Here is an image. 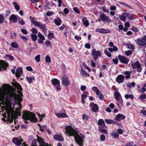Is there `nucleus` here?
Returning a JSON list of instances; mask_svg holds the SVG:
<instances>
[{"mask_svg":"<svg viewBox=\"0 0 146 146\" xmlns=\"http://www.w3.org/2000/svg\"><path fill=\"white\" fill-rule=\"evenodd\" d=\"M13 86L18 90L19 94H16V91L11 86L6 84L3 85V89L1 88L0 91V101L3 105L1 106L0 112L4 113L5 118L2 119L4 122L7 121L11 123L13 121L14 114L15 106L17 104L18 107L16 108L15 112L16 115H21V105L20 102L23 101L21 97L23 96L21 87L17 83H12Z\"/></svg>","mask_w":146,"mask_h":146,"instance_id":"f257e3e1","label":"nucleus"},{"mask_svg":"<svg viewBox=\"0 0 146 146\" xmlns=\"http://www.w3.org/2000/svg\"><path fill=\"white\" fill-rule=\"evenodd\" d=\"M65 133L70 136H74L76 142L80 146H82L84 142L85 136L81 133H79V132L72 128L70 126H68L65 128Z\"/></svg>","mask_w":146,"mask_h":146,"instance_id":"f03ea898","label":"nucleus"},{"mask_svg":"<svg viewBox=\"0 0 146 146\" xmlns=\"http://www.w3.org/2000/svg\"><path fill=\"white\" fill-rule=\"evenodd\" d=\"M22 118L25 120H28L35 122L37 120L35 115L33 113L30 111H25L22 115Z\"/></svg>","mask_w":146,"mask_h":146,"instance_id":"7ed1b4c3","label":"nucleus"},{"mask_svg":"<svg viewBox=\"0 0 146 146\" xmlns=\"http://www.w3.org/2000/svg\"><path fill=\"white\" fill-rule=\"evenodd\" d=\"M23 141V139L17 137H15L12 140L13 142L17 146H27L25 142L22 143Z\"/></svg>","mask_w":146,"mask_h":146,"instance_id":"20e7f679","label":"nucleus"},{"mask_svg":"<svg viewBox=\"0 0 146 146\" xmlns=\"http://www.w3.org/2000/svg\"><path fill=\"white\" fill-rule=\"evenodd\" d=\"M135 41L138 45L146 47V36L137 39Z\"/></svg>","mask_w":146,"mask_h":146,"instance_id":"39448f33","label":"nucleus"},{"mask_svg":"<svg viewBox=\"0 0 146 146\" xmlns=\"http://www.w3.org/2000/svg\"><path fill=\"white\" fill-rule=\"evenodd\" d=\"M131 66L133 69L137 68V72H140L142 70V68L139 62L138 61L131 63Z\"/></svg>","mask_w":146,"mask_h":146,"instance_id":"423d86ee","label":"nucleus"},{"mask_svg":"<svg viewBox=\"0 0 146 146\" xmlns=\"http://www.w3.org/2000/svg\"><path fill=\"white\" fill-rule=\"evenodd\" d=\"M51 82L57 90L59 91L61 90L60 81L59 80L57 79L54 78L51 80Z\"/></svg>","mask_w":146,"mask_h":146,"instance_id":"0eeeda50","label":"nucleus"},{"mask_svg":"<svg viewBox=\"0 0 146 146\" xmlns=\"http://www.w3.org/2000/svg\"><path fill=\"white\" fill-rule=\"evenodd\" d=\"M91 54L95 60H96L98 57L101 55L100 52L99 50H97L96 49H94L92 51Z\"/></svg>","mask_w":146,"mask_h":146,"instance_id":"6e6552de","label":"nucleus"},{"mask_svg":"<svg viewBox=\"0 0 146 146\" xmlns=\"http://www.w3.org/2000/svg\"><path fill=\"white\" fill-rule=\"evenodd\" d=\"M119 17L120 20L123 21H125L126 20V17H127L130 19H133L131 15L126 13H123L121 15H119Z\"/></svg>","mask_w":146,"mask_h":146,"instance_id":"1a4fd4ad","label":"nucleus"},{"mask_svg":"<svg viewBox=\"0 0 146 146\" xmlns=\"http://www.w3.org/2000/svg\"><path fill=\"white\" fill-rule=\"evenodd\" d=\"M118 57L120 62L123 64H127L129 62V58L124 56L119 55Z\"/></svg>","mask_w":146,"mask_h":146,"instance_id":"9d476101","label":"nucleus"},{"mask_svg":"<svg viewBox=\"0 0 146 146\" xmlns=\"http://www.w3.org/2000/svg\"><path fill=\"white\" fill-rule=\"evenodd\" d=\"M100 17L103 22H111V20L108 16L104 14H103L100 16Z\"/></svg>","mask_w":146,"mask_h":146,"instance_id":"9b49d317","label":"nucleus"},{"mask_svg":"<svg viewBox=\"0 0 146 146\" xmlns=\"http://www.w3.org/2000/svg\"><path fill=\"white\" fill-rule=\"evenodd\" d=\"M62 84L64 86H68L70 83V81L69 80L68 77L66 76H64L62 78Z\"/></svg>","mask_w":146,"mask_h":146,"instance_id":"f8f14e48","label":"nucleus"},{"mask_svg":"<svg viewBox=\"0 0 146 146\" xmlns=\"http://www.w3.org/2000/svg\"><path fill=\"white\" fill-rule=\"evenodd\" d=\"M62 111L63 112V113H55V115L57 117L59 118H65L68 117V115L66 114V112L65 110L63 109Z\"/></svg>","mask_w":146,"mask_h":146,"instance_id":"ddd939ff","label":"nucleus"},{"mask_svg":"<svg viewBox=\"0 0 146 146\" xmlns=\"http://www.w3.org/2000/svg\"><path fill=\"white\" fill-rule=\"evenodd\" d=\"M90 106L91 108V110L94 112L98 111L99 110L98 106L93 102H91L90 104Z\"/></svg>","mask_w":146,"mask_h":146,"instance_id":"4468645a","label":"nucleus"},{"mask_svg":"<svg viewBox=\"0 0 146 146\" xmlns=\"http://www.w3.org/2000/svg\"><path fill=\"white\" fill-rule=\"evenodd\" d=\"M124 76L122 74L118 75L115 79V81L118 84L122 83L124 80Z\"/></svg>","mask_w":146,"mask_h":146,"instance_id":"2eb2a0df","label":"nucleus"},{"mask_svg":"<svg viewBox=\"0 0 146 146\" xmlns=\"http://www.w3.org/2000/svg\"><path fill=\"white\" fill-rule=\"evenodd\" d=\"M37 141L39 143L38 146H50L47 143H46L45 142L39 137H37Z\"/></svg>","mask_w":146,"mask_h":146,"instance_id":"dca6fc26","label":"nucleus"},{"mask_svg":"<svg viewBox=\"0 0 146 146\" xmlns=\"http://www.w3.org/2000/svg\"><path fill=\"white\" fill-rule=\"evenodd\" d=\"M8 66V64L5 61L0 60V71L3 70H5Z\"/></svg>","mask_w":146,"mask_h":146,"instance_id":"f3484780","label":"nucleus"},{"mask_svg":"<svg viewBox=\"0 0 146 146\" xmlns=\"http://www.w3.org/2000/svg\"><path fill=\"white\" fill-rule=\"evenodd\" d=\"M18 17L14 14H12L11 15L9 18V21L12 23H15L17 22Z\"/></svg>","mask_w":146,"mask_h":146,"instance_id":"a211bd4d","label":"nucleus"},{"mask_svg":"<svg viewBox=\"0 0 146 146\" xmlns=\"http://www.w3.org/2000/svg\"><path fill=\"white\" fill-rule=\"evenodd\" d=\"M125 118V116L123 114L119 113L117 114L115 117V120L119 121Z\"/></svg>","mask_w":146,"mask_h":146,"instance_id":"6ab92c4d","label":"nucleus"},{"mask_svg":"<svg viewBox=\"0 0 146 146\" xmlns=\"http://www.w3.org/2000/svg\"><path fill=\"white\" fill-rule=\"evenodd\" d=\"M53 138L54 139L59 141H63L64 140L63 137L61 135H54Z\"/></svg>","mask_w":146,"mask_h":146,"instance_id":"aec40b11","label":"nucleus"},{"mask_svg":"<svg viewBox=\"0 0 146 146\" xmlns=\"http://www.w3.org/2000/svg\"><path fill=\"white\" fill-rule=\"evenodd\" d=\"M30 18L31 19V22L35 26L37 27H39L41 23L38 22L35 20V19L31 17H30Z\"/></svg>","mask_w":146,"mask_h":146,"instance_id":"412c9836","label":"nucleus"},{"mask_svg":"<svg viewBox=\"0 0 146 146\" xmlns=\"http://www.w3.org/2000/svg\"><path fill=\"white\" fill-rule=\"evenodd\" d=\"M98 124L99 126V127L100 128H104L105 126L104 120L102 119H100L98 120Z\"/></svg>","mask_w":146,"mask_h":146,"instance_id":"4be33fe9","label":"nucleus"},{"mask_svg":"<svg viewBox=\"0 0 146 146\" xmlns=\"http://www.w3.org/2000/svg\"><path fill=\"white\" fill-rule=\"evenodd\" d=\"M96 31L102 33H108L110 32V31L109 30L105 29H97L96 30Z\"/></svg>","mask_w":146,"mask_h":146,"instance_id":"5701e85b","label":"nucleus"},{"mask_svg":"<svg viewBox=\"0 0 146 146\" xmlns=\"http://www.w3.org/2000/svg\"><path fill=\"white\" fill-rule=\"evenodd\" d=\"M114 96L115 99L116 100H118L120 98H122L120 93L117 91H115L114 92Z\"/></svg>","mask_w":146,"mask_h":146,"instance_id":"b1692460","label":"nucleus"},{"mask_svg":"<svg viewBox=\"0 0 146 146\" xmlns=\"http://www.w3.org/2000/svg\"><path fill=\"white\" fill-rule=\"evenodd\" d=\"M122 73L123 74L125 75L124 77V78H125L126 79H128L131 77V71H126Z\"/></svg>","mask_w":146,"mask_h":146,"instance_id":"393cba45","label":"nucleus"},{"mask_svg":"<svg viewBox=\"0 0 146 146\" xmlns=\"http://www.w3.org/2000/svg\"><path fill=\"white\" fill-rule=\"evenodd\" d=\"M117 101L118 102L116 103V104L118 108H121L123 106V100L122 98H120Z\"/></svg>","mask_w":146,"mask_h":146,"instance_id":"a878e982","label":"nucleus"},{"mask_svg":"<svg viewBox=\"0 0 146 146\" xmlns=\"http://www.w3.org/2000/svg\"><path fill=\"white\" fill-rule=\"evenodd\" d=\"M80 74L81 75L83 76L86 77L87 76H89L90 74L87 73L85 71H84L82 68H81V71H80Z\"/></svg>","mask_w":146,"mask_h":146,"instance_id":"bb28decb","label":"nucleus"},{"mask_svg":"<svg viewBox=\"0 0 146 146\" xmlns=\"http://www.w3.org/2000/svg\"><path fill=\"white\" fill-rule=\"evenodd\" d=\"M22 72V68L19 67L16 70V73H15L16 76L18 77H19Z\"/></svg>","mask_w":146,"mask_h":146,"instance_id":"cd10ccee","label":"nucleus"},{"mask_svg":"<svg viewBox=\"0 0 146 146\" xmlns=\"http://www.w3.org/2000/svg\"><path fill=\"white\" fill-rule=\"evenodd\" d=\"M82 21L83 24L86 27H88L89 25V22L86 17H83Z\"/></svg>","mask_w":146,"mask_h":146,"instance_id":"c85d7f7f","label":"nucleus"},{"mask_svg":"<svg viewBox=\"0 0 146 146\" xmlns=\"http://www.w3.org/2000/svg\"><path fill=\"white\" fill-rule=\"evenodd\" d=\"M83 93L85 94H82L81 96V100L82 101V103L84 104L85 103V100L84 99L86 97V94L88 93V92L87 91H85L83 92Z\"/></svg>","mask_w":146,"mask_h":146,"instance_id":"c756f323","label":"nucleus"},{"mask_svg":"<svg viewBox=\"0 0 146 146\" xmlns=\"http://www.w3.org/2000/svg\"><path fill=\"white\" fill-rule=\"evenodd\" d=\"M92 90L95 92L97 95H99L100 94V91L96 87H93L92 88Z\"/></svg>","mask_w":146,"mask_h":146,"instance_id":"7c9ffc66","label":"nucleus"},{"mask_svg":"<svg viewBox=\"0 0 146 146\" xmlns=\"http://www.w3.org/2000/svg\"><path fill=\"white\" fill-rule=\"evenodd\" d=\"M48 38L50 40H51L52 38H54V37L53 33L48 31Z\"/></svg>","mask_w":146,"mask_h":146,"instance_id":"2f4dec72","label":"nucleus"},{"mask_svg":"<svg viewBox=\"0 0 146 146\" xmlns=\"http://www.w3.org/2000/svg\"><path fill=\"white\" fill-rule=\"evenodd\" d=\"M26 78L27 79V80L29 83H31L32 82V81L33 80H35V78L33 76H30L29 77L27 76L26 77Z\"/></svg>","mask_w":146,"mask_h":146,"instance_id":"473e14b6","label":"nucleus"},{"mask_svg":"<svg viewBox=\"0 0 146 146\" xmlns=\"http://www.w3.org/2000/svg\"><path fill=\"white\" fill-rule=\"evenodd\" d=\"M54 23L57 26H59L61 23V21L59 17H58L54 20Z\"/></svg>","mask_w":146,"mask_h":146,"instance_id":"72a5a7b5","label":"nucleus"},{"mask_svg":"<svg viewBox=\"0 0 146 146\" xmlns=\"http://www.w3.org/2000/svg\"><path fill=\"white\" fill-rule=\"evenodd\" d=\"M31 38L34 42H35L37 38V36L35 34H31L30 35Z\"/></svg>","mask_w":146,"mask_h":146,"instance_id":"f704fd0d","label":"nucleus"},{"mask_svg":"<svg viewBox=\"0 0 146 146\" xmlns=\"http://www.w3.org/2000/svg\"><path fill=\"white\" fill-rule=\"evenodd\" d=\"M125 97L126 99H128L129 98H130L131 99H134V96L132 94H125Z\"/></svg>","mask_w":146,"mask_h":146,"instance_id":"c9c22d12","label":"nucleus"},{"mask_svg":"<svg viewBox=\"0 0 146 146\" xmlns=\"http://www.w3.org/2000/svg\"><path fill=\"white\" fill-rule=\"evenodd\" d=\"M111 136L113 138H115L117 137H118L119 136V135L118 133H116L114 131H113L111 133Z\"/></svg>","mask_w":146,"mask_h":146,"instance_id":"e433bc0d","label":"nucleus"},{"mask_svg":"<svg viewBox=\"0 0 146 146\" xmlns=\"http://www.w3.org/2000/svg\"><path fill=\"white\" fill-rule=\"evenodd\" d=\"M13 4L14 5L15 9L17 11H19L20 9L19 6L18 4L16 2H13Z\"/></svg>","mask_w":146,"mask_h":146,"instance_id":"4c0bfd02","label":"nucleus"},{"mask_svg":"<svg viewBox=\"0 0 146 146\" xmlns=\"http://www.w3.org/2000/svg\"><path fill=\"white\" fill-rule=\"evenodd\" d=\"M18 22L21 25H23L25 24V22L22 18L18 17Z\"/></svg>","mask_w":146,"mask_h":146,"instance_id":"58836bf2","label":"nucleus"},{"mask_svg":"<svg viewBox=\"0 0 146 146\" xmlns=\"http://www.w3.org/2000/svg\"><path fill=\"white\" fill-rule=\"evenodd\" d=\"M38 36L40 39H42V40H45L44 36L40 32L38 34Z\"/></svg>","mask_w":146,"mask_h":146,"instance_id":"ea45409f","label":"nucleus"},{"mask_svg":"<svg viewBox=\"0 0 146 146\" xmlns=\"http://www.w3.org/2000/svg\"><path fill=\"white\" fill-rule=\"evenodd\" d=\"M11 45L13 47L15 48H17L19 46L18 44L15 42L11 43Z\"/></svg>","mask_w":146,"mask_h":146,"instance_id":"a19ab883","label":"nucleus"},{"mask_svg":"<svg viewBox=\"0 0 146 146\" xmlns=\"http://www.w3.org/2000/svg\"><path fill=\"white\" fill-rule=\"evenodd\" d=\"M88 116L85 114H84L82 116V119L84 121L88 120Z\"/></svg>","mask_w":146,"mask_h":146,"instance_id":"79ce46f5","label":"nucleus"},{"mask_svg":"<svg viewBox=\"0 0 146 146\" xmlns=\"http://www.w3.org/2000/svg\"><path fill=\"white\" fill-rule=\"evenodd\" d=\"M105 122L107 124H113L115 123V121L111 119H106Z\"/></svg>","mask_w":146,"mask_h":146,"instance_id":"37998d69","label":"nucleus"},{"mask_svg":"<svg viewBox=\"0 0 146 146\" xmlns=\"http://www.w3.org/2000/svg\"><path fill=\"white\" fill-rule=\"evenodd\" d=\"M102 128H100V127H99L98 128L99 131L101 132H102L104 133L107 134L108 133V132L107 131L106 129H103Z\"/></svg>","mask_w":146,"mask_h":146,"instance_id":"c03bdc74","label":"nucleus"},{"mask_svg":"<svg viewBox=\"0 0 146 146\" xmlns=\"http://www.w3.org/2000/svg\"><path fill=\"white\" fill-rule=\"evenodd\" d=\"M6 57L9 60L11 61H13V60L14 58L13 56L9 54H6Z\"/></svg>","mask_w":146,"mask_h":146,"instance_id":"a18cd8bd","label":"nucleus"},{"mask_svg":"<svg viewBox=\"0 0 146 146\" xmlns=\"http://www.w3.org/2000/svg\"><path fill=\"white\" fill-rule=\"evenodd\" d=\"M39 27L40 28L43 30H46V28L45 25L42 23H40Z\"/></svg>","mask_w":146,"mask_h":146,"instance_id":"49530a36","label":"nucleus"},{"mask_svg":"<svg viewBox=\"0 0 146 146\" xmlns=\"http://www.w3.org/2000/svg\"><path fill=\"white\" fill-rule=\"evenodd\" d=\"M31 31L33 33L35 34H37L38 32V30L35 28H32Z\"/></svg>","mask_w":146,"mask_h":146,"instance_id":"de8ad7c7","label":"nucleus"},{"mask_svg":"<svg viewBox=\"0 0 146 146\" xmlns=\"http://www.w3.org/2000/svg\"><path fill=\"white\" fill-rule=\"evenodd\" d=\"M45 43L46 46L47 47L51 46V43L50 42L49 40H47L45 42Z\"/></svg>","mask_w":146,"mask_h":146,"instance_id":"09e8293b","label":"nucleus"},{"mask_svg":"<svg viewBox=\"0 0 146 146\" xmlns=\"http://www.w3.org/2000/svg\"><path fill=\"white\" fill-rule=\"evenodd\" d=\"M40 55H38L35 57V59L37 62H39L40 60Z\"/></svg>","mask_w":146,"mask_h":146,"instance_id":"8fccbe9b","label":"nucleus"},{"mask_svg":"<svg viewBox=\"0 0 146 146\" xmlns=\"http://www.w3.org/2000/svg\"><path fill=\"white\" fill-rule=\"evenodd\" d=\"M139 98L141 99H146V94H143L140 96Z\"/></svg>","mask_w":146,"mask_h":146,"instance_id":"3c124183","label":"nucleus"},{"mask_svg":"<svg viewBox=\"0 0 146 146\" xmlns=\"http://www.w3.org/2000/svg\"><path fill=\"white\" fill-rule=\"evenodd\" d=\"M31 146H38L36 140H33L32 142L31 145Z\"/></svg>","mask_w":146,"mask_h":146,"instance_id":"603ef678","label":"nucleus"},{"mask_svg":"<svg viewBox=\"0 0 146 146\" xmlns=\"http://www.w3.org/2000/svg\"><path fill=\"white\" fill-rule=\"evenodd\" d=\"M17 35V34L15 33H11L10 36L12 39H15V38Z\"/></svg>","mask_w":146,"mask_h":146,"instance_id":"864d4df0","label":"nucleus"},{"mask_svg":"<svg viewBox=\"0 0 146 146\" xmlns=\"http://www.w3.org/2000/svg\"><path fill=\"white\" fill-rule=\"evenodd\" d=\"M125 53L127 56H129L131 54L132 52L131 50H128L125 51Z\"/></svg>","mask_w":146,"mask_h":146,"instance_id":"5fc2aeb1","label":"nucleus"},{"mask_svg":"<svg viewBox=\"0 0 146 146\" xmlns=\"http://www.w3.org/2000/svg\"><path fill=\"white\" fill-rule=\"evenodd\" d=\"M104 53L108 57H111V54L107 50H105L104 51Z\"/></svg>","mask_w":146,"mask_h":146,"instance_id":"6e6d98bb","label":"nucleus"},{"mask_svg":"<svg viewBox=\"0 0 146 146\" xmlns=\"http://www.w3.org/2000/svg\"><path fill=\"white\" fill-rule=\"evenodd\" d=\"M4 19V16L0 14V23H2Z\"/></svg>","mask_w":146,"mask_h":146,"instance_id":"4d7b16f0","label":"nucleus"},{"mask_svg":"<svg viewBox=\"0 0 146 146\" xmlns=\"http://www.w3.org/2000/svg\"><path fill=\"white\" fill-rule=\"evenodd\" d=\"M73 10L77 14H79L80 13V11L78 9L77 7H74L73 8Z\"/></svg>","mask_w":146,"mask_h":146,"instance_id":"13d9d810","label":"nucleus"},{"mask_svg":"<svg viewBox=\"0 0 146 146\" xmlns=\"http://www.w3.org/2000/svg\"><path fill=\"white\" fill-rule=\"evenodd\" d=\"M46 61L48 62H49L51 60V58L50 56H46L45 57Z\"/></svg>","mask_w":146,"mask_h":146,"instance_id":"bf43d9fd","label":"nucleus"},{"mask_svg":"<svg viewBox=\"0 0 146 146\" xmlns=\"http://www.w3.org/2000/svg\"><path fill=\"white\" fill-rule=\"evenodd\" d=\"M139 113L144 115H146V110H141L139 111Z\"/></svg>","mask_w":146,"mask_h":146,"instance_id":"052dcab7","label":"nucleus"},{"mask_svg":"<svg viewBox=\"0 0 146 146\" xmlns=\"http://www.w3.org/2000/svg\"><path fill=\"white\" fill-rule=\"evenodd\" d=\"M102 10L104 12L107 13L109 12V11L106 9L105 6H103L102 7Z\"/></svg>","mask_w":146,"mask_h":146,"instance_id":"680f3d73","label":"nucleus"},{"mask_svg":"<svg viewBox=\"0 0 146 146\" xmlns=\"http://www.w3.org/2000/svg\"><path fill=\"white\" fill-rule=\"evenodd\" d=\"M128 48L130 49H133L134 48V47L133 45L128 44L127 45Z\"/></svg>","mask_w":146,"mask_h":146,"instance_id":"e2e57ef3","label":"nucleus"},{"mask_svg":"<svg viewBox=\"0 0 146 146\" xmlns=\"http://www.w3.org/2000/svg\"><path fill=\"white\" fill-rule=\"evenodd\" d=\"M20 37L24 41H27L28 40L27 38L25 36L21 35Z\"/></svg>","mask_w":146,"mask_h":146,"instance_id":"0e129e2a","label":"nucleus"},{"mask_svg":"<svg viewBox=\"0 0 146 146\" xmlns=\"http://www.w3.org/2000/svg\"><path fill=\"white\" fill-rule=\"evenodd\" d=\"M133 142H131L127 143L125 145H122V146H133Z\"/></svg>","mask_w":146,"mask_h":146,"instance_id":"69168bd1","label":"nucleus"},{"mask_svg":"<svg viewBox=\"0 0 146 146\" xmlns=\"http://www.w3.org/2000/svg\"><path fill=\"white\" fill-rule=\"evenodd\" d=\"M105 139V136L103 135H100V140L102 141H104Z\"/></svg>","mask_w":146,"mask_h":146,"instance_id":"338daca9","label":"nucleus"},{"mask_svg":"<svg viewBox=\"0 0 146 146\" xmlns=\"http://www.w3.org/2000/svg\"><path fill=\"white\" fill-rule=\"evenodd\" d=\"M21 31L24 34L26 35L27 34V32L26 30L25 29H21Z\"/></svg>","mask_w":146,"mask_h":146,"instance_id":"774afa93","label":"nucleus"}]
</instances>
